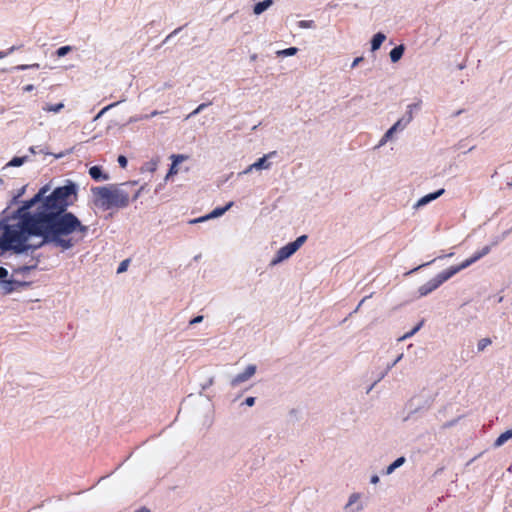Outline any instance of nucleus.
<instances>
[{
  "label": "nucleus",
  "instance_id": "39",
  "mask_svg": "<svg viewBox=\"0 0 512 512\" xmlns=\"http://www.w3.org/2000/svg\"><path fill=\"white\" fill-rule=\"evenodd\" d=\"M255 400H256L255 397H248V398H246V400L244 401L243 404H245L249 407H252L255 404Z\"/></svg>",
  "mask_w": 512,
  "mask_h": 512
},
{
  "label": "nucleus",
  "instance_id": "23",
  "mask_svg": "<svg viewBox=\"0 0 512 512\" xmlns=\"http://www.w3.org/2000/svg\"><path fill=\"white\" fill-rule=\"evenodd\" d=\"M64 108V104L58 103V104H45L43 106V110L46 112H53V113H59Z\"/></svg>",
  "mask_w": 512,
  "mask_h": 512
},
{
  "label": "nucleus",
  "instance_id": "53",
  "mask_svg": "<svg viewBox=\"0 0 512 512\" xmlns=\"http://www.w3.org/2000/svg\"><path fill=\"white\" fill-rule=\"evenodd\" d=\"M365 299H366V298H364V299H362V300H361V302H360L359 306H360L362 303H364Z\"/></svg>",
  "mask_w": 512,
  "mask_h": 512
},
{
  "label": "nucleus",
  "instance_id": "13",
  "mask_svg": "<svg viewBox=\"0 0 512 512\" xmlns=\"http://www.w3.org/2000/svg\"><path fill=\"white\" fill-rule=\"evenodd\" d=\"M24 285H26V283H23V282H20L17 280H1L0 281V290L4 294H8V293H11L12 291H14L16 288L22 287Z\"/></svg>",
  "mask_w": 512,
  "mask_h": 512
},
{
  "label": "nucleus",
  "instance_id": "51",
  "mask_svg": "<svg viewBox=\"0 0 512 512\" xmlns=\"http://www.w3.org/2000/svg\"><path fill=\"white\" fill-rule=\"evenodd\" d=\"M180 30H181V28H177V29H175L173 32H174V33H177V32H180Z\"/></svg>",
  "mask_w": 512,
  "mask_h": 512
},
{
  "label": "nucleus",
  "instance_id": "10",
  "mask_svg": "<svg viewBox=\"0 0 512 512\" xmlns=\"http://www.w3.org/2000/svg\"><path fill=\"white\" fill-rule=\"evenodd\" d=\"M445 190L442 188V189H439L437 190L436 192L434 193H430V194H427L423 197H421L414 205H413V208L418 210L426 205H428L429 203H431L432 201L438 199L440 196H442L444 194Z\"/></svg>",
  "mask_w": 512,
  "mask_h": 512
},
{
  "label": "nucleus",
  "instance_id": "45",
  "mask_svg": "<svg viewBox=\"0 0 512 512\" xmlns=\"http://www.w3.org/2000/svg\"><path fill=\"white\" fill-rule=\"evenodd\" d=\"M379 480H380V479H379V477H378L377 475H373V476L371 477L370 482H371L372 484H377V483L379 482Z\"/></svg>",
  "mask_w": 512,
  "mask_h": 512
},
{
  "label": "nucleus",
  "instance_id": "9",
  "mask_svg": "<svg viewBox=\"0 0 512 512\" xmlns=\"http://www.w3.org/2000/svg\"><path fill=\"white\" fill-rule=\"evenodd\" d=\"M360 498L361 495L359 493L351 494L344 507V512H361L363 510V505L360 502Z\"/></svg>",
  "mask_w": 512,
  "mask_h": 512
},
{
  "label": "nucleus",
  "instance_id": "16",
  "mask_svg": "<svg viewBox=\"0 0 512 512\" xmlns=\"http://www.w3.org/2000/svg\"><path fill=\"white\" fill-rule=\"evenodd\" d=\"M27 186H22L20 189H18L12 196L7 208L4 212L11 209L14 205H16L19 202V198L22 197L26 191Z\"/></svg>",
  "mask_w": 512,
  "mask_h": 512
},
{
  "label": "nucleus",
  "instance_id": "30",
  "mask_svg": "<svg viewBox=\"0 0 512 512\" xmlns=\"http://www.w3.org/2000/svg\"><path fill=\"white\" fill-rule=\"evenodd\" d=\"M34 266H21L14 269L15 274H24L25 272L30 271Z\"/></svg>",
  "mask_w": 512,
  "mask_h": 512
},
{
  "label": "nucleus",
  "instance_id": "52",
  "mask_svg": "<svg viewBox=\"0 0 512 512\" xmlns=\"http://www.w3.org/2000/svg\"><path fill=\"white\" fill-rule=\"evenodd\" d=\"M255 59H256V55H252L251 60H255Z\"/></svg>",
  "mask_w": 512,
  "mask_h": 512
},
{
  "label": "nucleus",
  "instance_id": "49",
  "mask_svg": "<svg viewBox=\"0 0 512 512\" xmlns=\"http://www.w3.org/2000/svg\"><path fill=\"white\" fill-rule=\"evenodd\" d=\"M430 263H431V262H428V263H426V264L419 265V266H418L417 268H415L414 270H417V269H419V268H422L423 266H426V265H428V264H430Z\"/></svg>",
  "mask_w": 512,
  "mask_h": 512
},
{
  "label": "nucleus",
  "instance_id": "35",
  "mask_svg": "<svg viewBox=\"0 0 512 512\" xmlns=\"http://www.w3.org/2000/svg\"><path fill=\"white\" fill-rule=\"evenodd\" d=\"M16 49H18V47L12 46L7 51H0V58H4V57L10 55Z\"/></svg>",
  "mask_w": 512,
  "mask_h": 512
},
{
  "label": "nucleus",
  "instance_id": "3",
  "mask_svg": "<svg viewBox=\"0 0 512 512\" xmlns=\"http://www.w3.org/2000/svg\"><path fill=\"white\" fill-rule=\"evenodd\" d=\"M307 236L301 235L295 241L281 247L270 261V266H277L281 262L290 258L306 242Z\"/></svg>",
  "mask_w": 512,
  "mask_h": 512
},
{
  "label": "nucleus",
  "instance_id": "54",
  "mask_svg": "<svg viewBox=\"0 0 512 512\" xmlns=\"http://www.w3.org/2000/svg\"><path fill=\"white\" fill-rule=\"evenodd\" d=\"M373 386H374V385H372V386L370 387V389H369V390H367V393H370V391H371V389L373 388Z\"/></svg>",
  "mask_w": 512,
  "mask_h": 512
},
{
  "label": "nucleus",
  "instance_id": "8",
  "mask_svg": "<svg viewBox=\"0 0 512 512\" xmlns=\"http://www.w3.org/2000/svg\"><path fill=\"white\" fill-rule=\"evenodd\" d=\"M406 127H404V125L402 124V121H397L394 125H392L386 132L385 134L382 136V138L380 139L379 143H378V146L377 147H382L384 146L388 141H390L394 134L396 132H399V131H403Z\"/></svg>",
  "mask_w": 512,
  "mask_h": 512
},
{
  "label": "nucleus",
  "instance_id": "5",
  "mask_svg": "<svg viewBox=\"0 0 512 512\" xmlns=\"http://www.w3.org/2000/svg\"><path fill=\"white\" fill-rule=\"evenodd\" d=\"M256 365L250 364L246 367V369L242 372L234 376L230 381V386L232 388H236L242 383L250 380L256 373Z\"/></svg>",
  "mask_w": 512,
  "mask_h": 512
},
{
  "label": "nucleus",
  "instance_id": "47",
  "mask_svg": "<svg viewBox=\"0 0 512 512\" xmlns=\"http://www.w3.org/2000/svg\"><path fill=\"white\" fill-rule=\"evenodd\" d=\"M142 119H144L143 116H141V117H136L135 116V117H131L129 122L132 123V122H136V121H139V120H142Z\"/></svg>",
  "mask_w": 512,
  "mask_h": 512
},
{
  "label": "nucleus",
  "instance_id": "33",
  "mask_svg": "<svg viewBox=\"0 0 512 512\" xmlns=\"http://www.w3.org/2000/svg\"><path fill=\"white\" fill-rule=\"evenodd\" d=\"M128 264H129V260L126 259L124 261H122L117 269V273H123L127 270V267H128Z\"/></svg>",
  "mask_w": 512,
  "mask_h": 512
},
{
  "label": "nucleus",
  "instance_id": "11",
  "mask_svg": "<svg viewBox=\"0 0 512 512\" xmlns=\"http://www.w3.org/2000/svg\"><path fill=\"white\" fill-rule=\"evenodd\" d=\"M170 158L172 160V165L165 177V181L179 172L178 165L184 162L187 159V156L183 154H173Z\"/></svg>",
  "mask_w": 512,
  "mask_h": 512
},
{
  "label": "nucleus",
  "instance_id": "42",
  "mask_svg": "<svg viewBox=\"0 0 512 512\" xmlns=\"http://www.w3.org/2000/svg\"><path fill=\"white\" fill-rule=\"evenodd\" d=\"M253 170H255L254 167H252V164L249 165L243 172L239 173V175H242V174H249L251 173Z\"/></svg>",
  "mask_w": 512,
  "mask_h": 512
},
{
  "label": "nucleus",
  "instance_id": "48",
  "mask_svg": "<svg viewBox=\"0 0 512 512\" xmlns=\"http://www.w3.org/2000/svg\"><path fill=\"white\" fill-rule=\"evenodd\" d=\"M29 151H30V153H32V154H35V153H36L35 147H30V148H29Z\"/></svg>",
  "mask_w": 512,
  "mask_h": 512
},
{
  "label": "nucleus",
  "instance_id": "6",
  "mask_svg": "<svg viewBox=\"0 0 512 512\" xmlns=\"http://www.w3.org/2000/svg\"><path fill=\"white\" fill-rule=\"evenodd\" d=\"M233 204L234 203L231 201L225 207L215 208L209 214L191 220L190 224L200 223V222H204V221H207V220H210V219L218 218V217L222 216L226 211H228L233 206Z\"/></svg>",
  "mask_w": 512,
  "mask_h": 512
},
{
  "label": "nucleus",
  "instance_id": "15",
  "mask_svg": "<svg viewBox=\"0 0 512 512\" xmlns=\"http://www.w3.org/2000/svg\"><path fill=\"white\" fill-rule=\"evenodd\" d=\"M419 107V104H409L407 106L406 114L399 119V121H402V124L404 127H407V125L412 121L413 119V110L417 109Z\"/></svg>",
  "mask_w": 512,
  "mask_h": 512
},
{
  "label": "nucleus",
  "instance_id": "21",
  "mask_svg": "<svg viewBox=\"0 0 512 512\" xmlns=\"http://www.w3.org/2000/svg\"><path fill=\"white\" fill-rule=\"evenodd\" d=\"M271 5H272V0H264V1L258 2L254 6V10L253 11H254L255 14L259 15L262 12H264Z\"/></svg>",
  "mask_w": 512,
  "mask_h": 512
},
{
  "label": "nucleus",
  "instance_id": "37",
  "mask_svg": "<svg viewBox=\"0 0 512 512\" xmlns=\"http://www.w3.org/2000/svg\"><path fill=\"white\" fill-rule=\"evenodd\" d=\"M402 358H403V354H400V355H399L395 360H393V362H392L391 364H389V365L387 366V370H386V372H387L388 370H390L392 367H394V366H395V365H396V364H397V363H398Z\"/></svg>",
  "mask_w": 512,
  "mask_h": 512
},
{
  "label": "nucleus",
  "instance_id": "50",
  "mask_svg": "<svg viewBox=\"0 0 512 512\" xmlns=\"http://www.w3.org/2000/svg\"><path fill=\"white\" fill-rule=\"evenodd\" d=\"M136 512H150V511L148 509L143 508V509L137 510Z\"/></svg>",
  "mask_w": 512,
  "mask_h": 512
},
{
  "label": "nucleus",
  "instance_id": "40",
  "mask_svg": "<svg viewBox=\"0 0 512 512\" xmlns=\"http://www.w3.org/2000/svg\"><path fill=\"white\" fill-rule=\"evenodd\" d=\"M362 61H363V57H357V58H355V59H354V61L352 62L351 67H352V68H355V67H356L357 65H359V63H360V62H362Z\"/></svg>",
  "mask_w": 512,
  "mask_h": 512
},
{
  "label": "nucleus",
  "instance_id": "26",
  "mask_svg": "<svg viewBox=\"0 0 512 512\" xmlns=\"http://www.w3.org/2000/svg\"><path fill=\"white\" fill-rule=\"evenodd\" d=\"M491 339L490 338H482L477 343V350L478 352L484 351L489 345H491Z\"/></svg>",
  "mask_w": 512,
  "mask_h": 512
},
{
  "label": "nucleus",
  "instance_id": "56",
  "mask_svg": "<svg viewBox=\"0 0 512 512\" xmlns=\"http://www.w3.org/2000/svg\"><path fill=\"white\" fill-rule=\"evenodd\" d=\"M2 184H3V180H2V179H0V186H1Z\"/></svg>",
  "mask_w": 512,
  "mask_h": 512
},
{
  "label": "nucleus",
  "instance_id": "22",
  "mask_svg": "<svg viewBox=\"0 0 512 512\" xmlns=\"http://www.w3.org/2000/svg\"><path fill=\"white\" fill-rule=\"evenodd\" d=\"M385 38V34H376L371 42L372 51L379 49L381 44L384 42Z\"/></svg>",
  "mask_w": 512,
  "mask_h": 512
},
{
  "label": "nucleus",
  "instance_id": "44",
  "mask_svg": "<svg viewBox=\"0 0 512 512\" xmlns=\"http://www.w3.org/2000/svg\"><path fill=\"white\" fill-rule=\"evenodd\" d=\"M158 114H159V111L155 110L150 115H144L143 118L144 119H149L150 117L157 116Z\"/></svg>",
  "mask_w": 512,
  "mask_h": 512
},
{
  "label": "nucleus",
  "instance_id": "7",
  "mask_svg": "<svg viewBox=\"0 0 512 512\" xmlns=\"http://www.w3.org/2000/svg\"><path fill=\"white\" fill-rule=\"evenodd\" d=\"M491 250V246L487 245L483 247L480 251L476 252L473 256L463 261L461 264L455 266L456 269H458V272H460L463 269H466L482 257L486 256Z\"/></svg>",
  "mask_w": 512,
  "mask_h": 512
},
{
  "label": "nucleus",
  "instance_id": "41",
  "mask_svg": "<svg viewBox=\"0 0 512 512\" xmlns=\"http://www.w3.org/2000/svg\"><path fill=\"white\" fill-rule=\"evenodd\" d=\"M144 190V186L140 187L133 195L132 199L136 200L140 196L141 192Z\"/></svg>",
  "mask_w": 512,
  "mask_h": 512
},
{
  "label": "nucleus",
  "instance_id": "20",
  "mask_svg": "<svg viewBox=\"0 0 512 512\" xmlns=\"http://www.w3.org/2000/svg\"><path fill=\"white\" fill-rule=\"evenodd\" d=\"M403 52H404V46L403 45H399L395 48H393L390 52V59L393 63H396L398 62L402 55H403Z\"/></svg>",
  "mask_w": 512,
  "mask_h": 512
},
{
  "label": "nucleus",
  "instance_id": "43",
  "mask_svg": "<svg viewBox=\"0 0 512 512\" xmlns=\"http://www.w3.org/2000/svg\"><path fill=\"white\" fill-rule=\"evenodd\" d=\"M8 275V271L0 266V278H5Z\"/></svg>",
  "mask_w": 512,
  "mask_h": 512
},
{
  "label": "nucleus",
  "instance_id": "17",
  "mask_svg": "<svg viewBox=\"0 0 512 512\" xmlns=\"http://www.w3.org/2000/svg\"><path fill=\"white\" fill-rule=\"evenodd\" d=\"M405 462H406V458L405 457L401 456V457L397 458L393 463H391L386 468L385 474L386 475H391L396 469H398L399 467L404 465Z\"/></svg>",
  "mask_w": 512,
  "mask_h": 512
},
{
  "label": "nucleus",
  "instance_id": "25",
  "mask_svg": "<svg viewBox=\"0 0 512 512\" xmlns=\"http://www.w3.org/2000/svg\"><path fill=\"white\" fill-rule=\"evenodd\" d=\"M423 325V321H421L420 323H418L412 330H410L409 332L405 333L403 336H401L398 341H404L410 337H412L414 334H416L420 328L422 327Z\"/></svg>",
  "mask_w": 512,
  "mask_h": 512
},
{
  "label": "nucleus",
  "instance_id": "38",
  "mask_svg": "<svg viewBox=\"0 0 512 512\" xmlns=\"http://www.w3.org/2000/svg\"><path fill=\"white\" fill-rule=\"evenodd\" d=\"M202 321H203V316L199 315V316L194 317L192 320H190L189 324L195 325V324L201 323Z\"/></svg>",
  "mask_w": 512,
  "mask_h": 512
},
{
  "label": "nucleus",
  "instance_id": "12",
  "mask_svg": "<svg viewBox=\"0 0 512 512\" xmlns=\"http://www.w3.org/2000/svg\"><path fill=\"white\" fill-rule=\"evenodd\" d=\"M276 155V151H272L268 154H265L263 157L259 158L256 162L252 164V167L255 170H268L271 168L272 164L268 160Z\"/></svg>",
  "mask_w": 512,
  "mask_h": 512
},
{
  "label": "nucleus",
  "instance_id": "19",
  "mask_svg": "<svg viewBox=\"0 0 512 512\" xmlns=\"http://www.w3.org/2000/svg\"><path fill=\"white\" fill-rule=\"evenodd\" d=\"M512 439V430H507L502 433L494 442V447H501L505 442Z\"/></svg>",
  "mask_w": 512,
  "mask_h": 512
},
{
  "label": "nucleus",
  "instance_id": "14",
  "mask_svg": "<svg viewBox=\"0 0 512 512\" xmlns=\"http://www.w3.org/2000/svg\"><path fill=\"white\" fill-rule=\"evenodd\" d=\"M89 175L96 181L109 180V175L102 172L101 167L93 166L89 169Z\"/></svg>",
  "mask_w": 512,
  "mask_h": 512
},
{
  "label": "nucleus",
  "instance_id": "18",
  "mask_svg": "<svg viewBox=\"0 0 512 512\" xmlns=\"http://www.w3.org/2000/svg\"><path fill=\"white\" fill-rule=\"evenodd\" d=\"M30 161V157L25 155L22 157H13L7 164L6 167H20L26 162Z\"/></svg>",
  "mask_w": 512,
  "mask_h": 512
},
{
  "label": "nucleus",
  "instance_id": "4",
  "mask_svg": "<svg viewBox=\"0 0 512 512\" xmlns=\"http://www.w3.org/2000/svg\"><path fill=\"white\" fill-rule=\"evenodd\" d=\"M456 273H458V269L455 268V266H451L445 271H442L438 275H436L433 279L429 280L427 283L422 285L419 288V294L420 296H426L432 291L436 290L441 284H443L445 281L449 280L451 277H453Z\"/></svg>",
  "mask_w": 512,
  "mask_h": 512
},
{
  "label": "nucleus",
  "instance_id": "24",
  "mask_svg": "<svg viewBox=\"0 0 512 512\" xmlns=\"http://www.w3.org/2000/svg\"><path fill=\"white\" fill-rule=\"evenodd\" d=\"M298 49L296 47H290L287 49L277 50L276 55L278 57H288L293 56L297 53Z\"/></svg>",
  "mask_w": 512,
  "mask_h": 512
},
{
  "label": "nucleus",
  "instance_id": "29",
  "mask_svg": "<svg viewBox=\"0 0 512 512\" xmlns=\"http://www.w3.org/2000/svg\"><path fill=\"white\" fill-rule=\"evenodd\" d=\"M313 24H314L313 21L302 20V21H299L298 27L299 28H314Z\"/></svg>",
  "mask_w": 512,
  "mask_h": 512
},
{
  "label": "nucleus",
  "instance_id": "55",
  "mask_svg": "<svg viewBox=\"0 0 512 512\" xmlns=\"http://www.w3.org/2000/svg\"><path fill=\"white\" fill-rule=\"evenodd\" d=\"M150 170H151V171H154V170H155V166L150 167Z\"/></svg>",
  "mask_w": 512,
  "mask_h": 512
},
{
  "label": "nucleus",
  "instance_id": "36",
  "mask_svg": "<svg viewBox=\"0 0 512 512\" xmlns=\"http://www.w3.org/2000/svg\"><path fill=\"white\" fill-rule=\"evenodd\" d=\"M117 161H118V164H119L122 168H126L128 161H127V158H126L125 156L120 155V156L118 157Z\"/></svg>",
  "mask_w": 512,
  "mask_h": 512
},
{
  "label": "nucleus",
  "instance_id": "32",
  "mask_svg": "<svg viewBox=\"0 0 512 512\" xmlns=\"http://www.w3.org/2000/svg\"><path fill=\"white\" fill-rule=\"evenodd\" d=\"M71 50V47L70 46H63V47H60L58 50H57V55L59 57H63L65 56L69 51Z\"/></svg>",
  "mask_w": 512,
  "mask_h": 512
},
{
  "label": "nucleus",
  "instance_id": "46",
  "mask_svg": "<svg viewBox=\"0 0 512 512\" xmlns=\"http://www.w3.org/2000/svg\"><path fill=\"white\" fill-rule=\"evenodd\" d=\"M25 92H30L34 89V86L32 84L26 85L24 88Z\"/></svg>",
  "mask_w": 512,
  "mask_h": 512
},
{
  "label": "nucleus",
  "instance_id": "28",
  "mask_svg": "<svg viewBox=\"0 0 512 512\" xmlns=\"http://www.w3.org/2000/svg\"><path fill=\"white\" fill-rule=\"evenodd\" d=\"M208 106V104L206 103H202L200 104L195 110H193L190 114L187 115L186 119L190 118V117H193L197 114H199L201 111H203L206 107Z\"/></svg>",
  "mask_w": 512,
  "mask_h": 512
},
{
  "label": "nucleus",
  "instance_id": "27",
  "mask_svg": "<svg viewBox=\"0 0 512 512\" xmlns=\"http://www.w3.org/2000/svg\"><path fill=\"white\" fill-rule=\"evenodd\" d=\"M122 101H125V99H122V100H121V102H122ZM119 103H120V101H119V102L112 103V104H110V105H108V106L104 107V108H103V109H102V110H101V111H100V112L95 116L94 120H98V119H99L100 117H102V116H103V115H104L108 110H110L111 108H113V107L117 106Z\"/></svg>",
  "mask_w": 512,
  "mask_h": 512
},
{
  "label": "nucleus",
  "instance_id": "31",
  "mask_svg": "<svg viewBox=\"0 0 512 512\" xmlns=\"http://www.w3.org/2000/svg\"><path fill=\"white\" fill-rule=\"evenodd\" d=\"M214 383V377L210 376L204 383L201 384V390H206L210 386H212Z\"/></svg>",
  "mask_w": 512,
  "mask_h": 512
},
{
  "label": "nucleus",
  "instance_id": "1",
  "mask_svg": "<svg viewBox=\"0 0 512 512\" xmlns=\"http://www.w3.org/2000/svg\"><path fill=\"white\" fill-rule=\"evenodd\" d=\"M49 190L45 185L0 221V249L21 254L52 243L68 250L85 237L88 227L66 211L76 194V186L70 183L58 187L47 196Z\"/></svg>",
  "mask_w": 512,
  "mask_h": 512
},
{
  "label": "nucleus",
  "instance_id": "2",
  "mask_svg": "<svg viewBox=\"0 0 512 512\" xmlns=\"http://www.w3.org/2000/svg\"><path fill=\"white\" fill-rule=\"evenodd\" d=\"M135 184L136 181H132L119 185H107L92 188L91 192L93 194L94 206L103 211L112 208L127 207L130 201V193L127 188Z\"/></svg>",
  "mask_w": 512,
  "mask_h": 512
},
{
  "label": "nucleus",
  "instance_id": "34",
  "mask_svg": "<svg viewBox=\"0 0 512 512\" xmlns=\"http://www.w3.org/2000/svg\"><path fill=\"white\" fill-rule=\"evenodd\" d=\"M29 68H39V64L35 63V64H32V65H18L16 67H14V69H17V70H26V69H29Z\"/></svg>",
  "mask_w": 512,
  "mask_h": 512
}]
</instances>
